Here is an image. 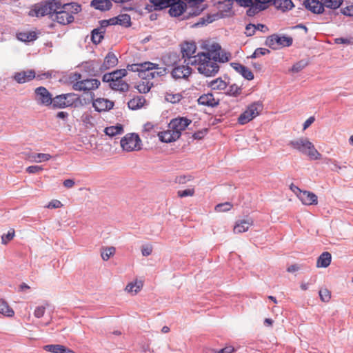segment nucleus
<instances>
[{
    "label": "nucleus",
    "mask_w": 353,
    "mask_h": 353,
    "mask_svg": "<svg viewBox=\"0 0 353 353\" xmlns=\"http://www.w3.org/2000/svg\"><path fill=\"white\" fill-rule=\"evenodd\" d=\"M191 123L192 121L185 117H178L170 121L169 128L172 129L174 133H177L180 137L182 131L185 130Z\"/></svg>",
    "instance_id": "nucleus-15"
},
{
    "label": "nucleus",
    "mask_w": 353,
    "mask_h": 353,
    "mask_svg": "<svg viewBox=\"0 0 353 353\" xmlns=\"http://www.w3.org/2000/svg\"><path fill=\"white\" fill-rule=\"evenodd\" d=\"M194 194V188H188L184 190H179L177 192V195L179 197H186V196H192Z\"/></svg>",
    "instance_id": "nucleus-52"
},
{
    "label": "nucleus",
    "mask_w": 353,
    "mask_h": 353,
    "mask_svg": "<svg viewBox=\"0 0 353 353\" xmlns=\"http://www.w3.org/2000/svg\"><path fill=\"white\" fill-rule=\"evenodd\" d=\"M314 121V117H310L303 123V130L307 129Z\"/></svg>",
    "instance_id": "nucleus-62"
},
{
    "label": "nucleus",
    "mask_w": 353,
    "mask_h": 353,
    "mask_svg": "<svg viewBox=\"0 0 353 353\" xmlns=\"http://www.w3.org/2000/svg\"><path fill=\"white\" fill-rule=\"evenodd\" d=\"M209 86L213 90H223L228 87V83L221 78H216L209 83Z\"/></svg>",
    "instance_id": "nucleus-35"
},
{
    "label": "nucleus",
    "mask_w": 353,
    "mask_h": 353,
    "mask_svg": "<svg viewBox=\"0 0 353 353\" xmlns=\"http://www.w3.org/2000/svg\"><path fill=\"white\" fill-rule=\"evenodd\" d=\"M192 72V70L188 65H178L173 68L171 75L174 79H188L191 75Z\"/></svg>",
    "instance_id": "nucleus-17"
},
{
    "label": "nucleus",
    "mask_w": 353,
    "mask_h": 353,
    "mask_svg": "<svg viewBox=\"0 0 353 353\" xmlns=\"http://www.w3.org/2000/svg\"><path fill=\"white\" fill-rule=\"evenodd\" d=\"M319 294L321 300L323 302H328L331 298L330 292L327 289L320 290Z\"/></svg>",
    "instance_id": "nucleus-50"
},
{
    "label": "nucleus",
    "mask_w": 353,
    "mask_h": 353,
    "mask_svg": "<svg viewBox=\"0 0 353 353\" xmlns=\"http://www.w3.org/2000/svg\"><path fill=\"white\" fill-rule=\"evenodd\" d=\"M81 75L75 73L73 76L77 82L73 83V89L77 91L88 92L90 90H96L99 88L101 83L99 80L95 79H87L81 80Z\"/></svg>",
    "instance_id": "nucleus-8"
},
{
    "label": "nucleus",
    "mask_w": 353,
    "mask_h": 353,
    "mask_svg": "<svg viewBox=\"0 0 353 353\" xmlns=\"http://www.w3.org/2000/svg\"><path fill=\"white\" fill-rule=\"evenodd\" d=\"M343 14L347 16H353V5L345 7L343 11Z\"/></svg>",
    "instance_id": "nucleus-58"
},
{
    "label": "nucleus",
    "mask_w": 353,
    "mask_h": 353,
    "mask_svg": "<svg viewBox=\"0 0 353 353\" xmlns=\"http://www.w3.org/2000/svg\"><path fill=\"white\" fill-rule=\"evenodd\" d=\"M150 3L154 7V10H163L169 7L172 0H150Z\"/></svg>",
    "instance_id": "nucleus-38"
},
{
    "label": "nucleus",
    "mask_w": 353,
    "mask_h": 353,
    "mask_svg": "<svg viewBox=\"0 0 353 353\" xmlns=\"http://www.w3.org/2000/svg\"><path fill=\"white\" fill-rule=\"evenodd\" d=\"M196 45L194 42L185 41L181 45V53L184 63L187 65H192V60L196 55H194L196 51Z\"/></svg>",
    "instance_id": "nucleus-11"
},
{
    "label": "nucleus",
    "mask_w": 353,
    "mask_h": 353,
    "mask_svg": "<svg viewBox=\"0 0 353 353\" xmlns=\"http://www.w3.org/2000/svg\"><path fill=\"white\" fill-rule=\"evenodd\" d=\"M145 103V99L142 96H137L130 99L128 103V107L132 110H137L143 106Z\"/></svg>",
    "instance_id": "nucleus-33"
},
{
    "label": "nucleus",
    "mask_w": 353,
    "mask_h": 353,
    "mask_svg": "<svg viewBox=\"0 0 353 353\" xmlns=\"http://www.w3.org/2000/svg\"><path fill=\"white\" fill-rule=\"evenodd\" d=\"M154 126L150 123H145L143 126V132H151L152 130H154Z\"/></svg>",
    "instance_id": "nucleus-59"
},
{
    "label": "nucleus",
    "mask_w": 353,
    "mask_h": 353,
    "mask_svg": "<svg viewBox=\"0 0 353 353\" xmlns=\"http://www.w3.org/2000/svg\"><path fill=\"white\" fill-rule=\"evenodd\" d=\"M213 47L214 48V55L213 57V59L216 60V62L219 61V62L225 63L228 62L230 59L231 54L224 50H221L219 45L213 46Z\"/></svg>",
    "instance_id": "nucleus-25"
},
{
    "label": "nucleus",
    "mask_w": 353,
    "mask_h": 353,
    "mask_svg": "<svg viewBox=\"0 0 353 353\" xmlns=\"http://www.w3.org/2000/svg\"><path fill=\"white\" fill-rule=\"evenodd\" d=\"M256 30V26L254 24L250 23L246 26L245 27V34L248 37H250L254 34Z\"/></svg>",
    "instance_id": "nucleus-54"
},
{
    "label": "nucleus",
    "mask_w": 353,
    "mask_h": 353,
    "mask_svg": "<svg viewBox=\"0 0 353 353\" xmlns=\"http://www.w3.org/2000/svg\"><path fill=\"white\" fill-rule=\"evenodd\" d=\"M45 311H46L45 306H38L34 310V315L37 318H41L44 315Z\"/></svg>",
    "instance_id": "nucleus-55"
},
{
    "label": "nucleus",
    "mask_w": 353,
    "mask_h": 353,
    "mask_svg": "<svg viewBox=\"0 0 353 353\" xmlns=\"http://www.w3.org/2000/svg\"><path fill=\"white\" fill-rule=\"evenodd\" d=\"M44 350L52 353H63V351H65V346L59 344L47 345Z\"/></svg>",
    "instance_id": "nucleus-41"
},
{
    "label": "nucleus",
    "mask_w": 353,
    "mask_h": 353,
    "mask_svg": "<svg viewBox=\"0 0 353 353\" xmlns=\"http://www.w3.org/2000/svg\"><path fill=\"white\" fill-rule=\"evenodd\" d=\"M62 206V203L59 200H52L51 201L48 205H47V208H59Z\"/></svg>",
    "instance_id": "nucleus-57"
},
{
    "label": "nucleus",
    "mask_w": 353,
    "mask_h": 353,
    "mask_svg": "<svg viewBox=\"0 0 353 353\" xmlns=\"http://www.w3.org/2000/svg\"><path fill=\"white\" fill-rule=\"evenodd\" d=\"M182 98L183 97L180 93L167 92L165 96V100L172 103L179 102L182 99Z\"/></svg>",
    "instance_id": "nucleus-42"
},
{
    "label": "nucleus",
    "mask_w": 353,
    "mask_h": 353,
    "mask_svg": "<svg viewBox=\"0 0 353 353\" xmlns=\"http://www.w3.org/2000/svg\"><path fill=\"white\" fill-rule=\"evenodd\" d=\"M300 267L297 264H292L287 268V271L290 273L299 270Z\"/></svg>",
    "instance_id": "nucleus-61"
},
{
    "label": "nucleus",
    "mask_w": 353,
    "mask_h": 353,
    "mask_svg": "<svg viewBox=\"0 0 353 353\" xmlns=\"http://www.w3.org/2000/svg\"><path fill=\"white\" fill-rule=\"evenodd\" d=\"M15 236V231L13 228H10L7 234H3L1 235V243L6 245L10 242Z\"/></svg>",
    "instance_id": "nucleus-45"
},
{
    "label": "nucleus",
    "mask_w": 353,
    "mask_h": 353,
    "mask_svg": "<svg viewBox=\"0 0 353 353\" xmlns=\"http://www.w3.org/2000/svg\"><path fill=\"white\" fill-rule=\"evenodd\" d=\"M273 3L276 9L283 12L290 10L294 7L291 0H274Z\"/></svg>",
    "instance_id": "nucleus-31"
},
{
    "label": "nucleus",
    "mask_w": 353,
    "mask_h": 353,
    "mask_svg": "<svg viewBox=\"0 0 353 353\" xmlns=\"http://www.w3.org/2000/svg\"><path fill=\"white\" fill-rule=\"evenodd\" d=\"M74 183V181L71 179H66L63 181L64 186L68 188H72Z\"/></svg>",
    "instance_id": "nucleus-64"
},
{
    "label": "nucleus",
    "mask_w": 353,
    "mask_h": 353,
    "mask_svg": "<svg viewBox=\"0 0 353 353\" xmlns=\"http://www.w3.org/2000/svg\"><path fill=\"white\" fill-rule=\"evenodd\" d=\"M298 198L305 205H317L318 203L317 196L310 191L302 190L301 192H299Z\"/></svg>",
    "instance_id": "nucleus-19"
},
{
    "label": "nucleus",
    "mask_w": 353,
    "mask_h": 353,
    "mask_svg": "<svg viewBox=\"0 0 353 353\" xmlns=\"http://www.w3.org/2000/svg\"><path fill=\"white\" fill-rule=\"evenodd\" d=\"M232 204L230 202H225L223 203L217 204L215 206V210L216 212H224L229 211L232 208Z\"/></svg>",
    "instance_id": "nucleus-48"
},
{
    "label": "nucleus",
    "mask_w": 353,
    "mask_h": 353,
    "mask_svg": "<svg viewBox=\"0 0 353 353\" xmlns=\"http://www.w3.org/2000/svg\"><path fill=\"white\" fill-rule=\"evenodd\" d=\"M127 70H116L112 72L105 74L102 80L109 83L110 87L114 90L125 92L128 90V84L123 79L127 75Z\"/></svg>",
    "instance_id": "nucleus-5"
},
{
    "label": "nucleus",
    "mask_w": 353,
    "mask_h": 353,
    "mask_svg": "<svg viewBox=\"0 0 353 353\" xmlns=\"http://www.w3.org/2000/svg\"><path fill=\"white\" fill-rule=\"evenodd\" d=\"M111 22V24H119L128 27L131 25V19L130 15L127 14H120L117 17L110 19L109 21H103V23L108 25Z\"/></svg>",
    "instance_id": "nucleus-24"
},
{
    "label": "nucleus",
    "mask_w": 353,
    "mask_h": 353,
    "mask_svg": "<svg viewBox=\"0 0 353 353\" xmlns=\"http://www.w3.org/2000/svg\"><path fill=\"white\" fill-rule=\"evenodd\" d=\"M323 7L332 9L338 8L343 3V0H321Z\"/></svg>",
    "instance_id": "nucleus-43"
},
{
    "label": "nucleus",
    "mask_w": 353,
    "mask_h": 353,
    "mask_svg": "<svg viewBox=\"0 0 353 353\" xmlns=\"http://www.w3.org/2000/svg\"><path fill=\"white\" fill-rule=\"evenodd\" d=\"M104 31L101 28L94 29L92 32V41L95 44L99 43L103 39Z\"/></svg>",
    "instance_id": "nucleus-39"
},
{
    "label": "nucleus",
    "mask_w": 353,
    "mask_h": 353,
    "mask_svg": "<svg viewBox=\"0 0 353 353\" xmlns=\"http://www.w3.org/2000/svg\"><path fill=\"white\" fill-rule=\"evenodd\" d=\"M90 6L96 10L106 11L111 8L112 4L110 0H92Z\"/></svg>",
    "instance_id": "nucleus-28"
},
{
    "label": "nucleus",
    "mask_w": 353,
    "mask_h": 353,
    "mask_svg": "<svg viewBox=\"0 0 353 353\" xmlns=\"http://www.w3.org/2000/svg\"><path fill=\"white\" fill-rule=\"evenodd\" d=\"M248 7L249 8L247 10V14L250 17H253L260 11L265 10V7L259 6L253 1Z\"/></svg>",
    "instance_id": "nucleus-40"
},
{
    "label": "nucleus",
    "mask_w": 353,
    "mask_h": 353,
    "mask_svg": "<svg viewBox=\"0 0 353 353\" xmlns=\"http://www.w3.org/2000/svg\"><path fill=\"white\" fill-rule=\"evenodd\" d=\"M36 77V73L34 70H23L20 72H17L14 73L13 76V79L18 83H24L26 82H29L31 80L34 79Z\"/></svg>",
    "instance_id": "nucleus-18"
},
{
    "label": "nucleus",
    "mask_w": 353,
    "mask_h": 353,
    "mask_svg": "<svg viewBox=\"0 0 353 353\" xmlns=\"http://www.w3.org/2000/svg\"><path fill=\"white\" fill-rule=\"evenodd\" d=\"M121 146L126 152L137 151L141 149V140L137 134H127L121 139Z\"/></svg>",
    "instance_id": "nucleus-9"
},
{
    "label": "nucleus",
    "mask_w": 353,
    "mask_h": 353,
    "mask_svg": "<svg viewBox=\"0 0 353 353\" xmlns=\"http://www.w3.org/2000/svg\"><path fill=\"white\" fill-rule=\"evenodd\" d=\"M142 286V284L139 283V284H137V283H130L127 285L125 288V290L128 292H134L137 294L139 290L141 287Z\"/></svg>",
    "instance_id": "nucleus-49"
},
{
    "label": "nucleus",
    "mask_w": 353,
    "mask_h": 353,
    "mask_svg": "<svg viewBox=\"0 0 353 353\" xmlns=\"http://www.w3.org/2000/svg\"><path fill=\"white\" fill-rule=\"evenodd\" d=\"M270 51L267 48H259L255 50L252 55L251 56L252 58H256L261 55H265L268 53H270Z\"/></svg>",
    "instance_id": "nucleus-53"
},
{
    "label": "nucleus",
    "mask_w": 353,
    "mask_h": 353,
    "mask_svg": "<svg viewBox=\"0 0 353 353\" xmlns=\"http://www.w3.org/2000/svg\"><path fill=\"white\" fill-rule=\"evenodd\" d=\"M51 20L61 25H68L74 21V14L81 10V6L77 3L62 4L59 0L54 3Z\"/></svg>",
    "instance_id": "nucleus-2"
},
{
    "label": "nucleus",
    "mask_w": 353,
    "mask_h": 353,
    "mask_svg": "<svg viewBox=\"0 0 353 353\" xmlns=\"http://www.w3.org/2000/svg\"><path fill=\"white\" fill-rule=\"evenodd\" d=\"M17 37L21 41L30 42L37 39V34L34 31L21 32L17 34Z\"/></svg>",
    "instance_id": "nucleus-32"
},
{
    "label": "nucleus",
    "mask_w": 353,
    "mask_h": 353,
    "mask_svg": "<svg viewBox=\"0 0 353 353\" xmlns=\"http://www.w3.org/2000/svg\"><path fill=\"white\" fill-rule=\"evenodd\" d=\"M198 103L203 105L215 107L219 104V100L216 99L212 93H207L199 97Z\"/></svg>",
    "instance_id": "nucleus-26"
},
{
    "label": "nucleus",
    "mask_w": 353,
    "mask_h": 353,
    "mask_svg": "<svg viewBox=\"0 0 353 353\" xmlns=\"http://www.w3.org/2000/svg\"><path fill=\"white\" fill-rule=\"evenodd\" d=\"M43 168L39 165H32L26 168L27 172L30 174H40Z\"/></svg>",
    "instance_id": "nucleus-51"
},
{
    "label": "nucleus",
    "mask_w": 353,
    "mask_h": 353,
    "mask_svg": "<svg viewBox=\"0 0 353 353\" xmlns=\"http://www.w3.org/2000/svg\"><path fill=\"white\" fill-rule=\"evenodd\" d=\"M303 4L307 10H310L313 13L320 14L322 13L324 10L323 5L321 1L305 0Z\"/></svg>",
    "instance_id": "nucleus-22"
},
{
    "label": "nucleus",
    "mask_w": 353,
    "mask_h": 353,
    "mask_svg": "<svg viewBox=\"0 0 353 353\" xmlns=\"http://www.w3.org/2000/svg\"><path fill=\"white\" fill-rule=\"evenodd\" d=\"M241 6H249L252 3V0H235Z\"/></svg>",
    "instance_id": "nucleus-60"
},
{
    "label": "nucleus",
    "mask_w": 353,
    "mask_h": 353,
    "mask_svg": "<svg viewBox=\"0 0 353 353\" xmlns=\"http://www.w3.org/2000/svg\"><path fill=\"white\" fill-rule=\"evenodd\" d=\"M226 94L230 96L237 97L241 94V88L235 83L232 84L227 90Z\"/></svg>",
    "instance_id": "nucleus-44"
},
{
    "label": "nucleus",
    "mask_w": 353,
    "mask_h": 353,
    "mask_svg": "<svg viewBox=\"0 0 353 353\" xmlns=\"http://www.w3.org/2000/svg\"><path fill=\"white\" fill-rule=\"evenodd\" d=\"M253 221L251 219L248 220H239L236 222L234 227V233H242L248 230L249 228L252 225Z\"/></svg>",
    "instance_id": "nucleus-27"
},
{
    "label": "nucleus",
    "mask_w": 353,
    "mask_h": 353,
    "mask_svg": "<svg viewBox=\"0 0 353 353\" xmlns=\"http://www.w3.org/2000/svg\"><path fill=\"white\" fill-rule=\"evenodd\" d=\"M288 145L304 155L310 160H319L321 159V153L316 149L314 145L305 137H300L289 142Z\"/></svg>",
    "instance_id": "nucleus-4"
},
{
    "label": "nucleus",
    "mask_w": 353,
    "mask_h": 353,
    "mask_svg": "<svg viewBox=\"0 0 353 353\" xmlns=\"http://www.w3.org/2000/svg\"><path fill=\"white\" fill-rule=\"evenodd\" d=\"M292 41V38L290 37H280L277 34H273L267 39L266 44L272 49H276L279 47L290 46Z\"/></svg>",
    "instance_id": "nucleus-12"
},
{
    "label": "nucleus",
    "mask_w": 353,
    "mask_h": 353,
    "mask_svg": "<svg viewBox=\"0 0 353 353\" xmlns=\"http://www.w3.org/2000/svg\"><path fill=\"white\" fill-rule=\"evenodd\" d=\"M308 64V62L307 61H305V60H301L298 62H296V63H294L292 68H291V71L292 72H299L300 71H301L303 68H305Z\"/></svg>",
    "instance_id": "nucleus-46"
},
{
    "label": "nucleus",
    "mask_w": 353,
    "mask_h": 353,
    "mask_svg": "<svg viewBox=\"0 0 353 353\" xmlns=\"http://www.w3.org/2000/svg\"><path fill=\"white\" fill-rule=\"evenodd\" d=\"M332 261V255L328 252H323L318 258L316 266L319 268H327Z\"/></svg>",
    "instance_id": "nucleus-29"
},
{
    "label": "nucleus",
    "mask_w": 353,
    "mask_h": 353,
    "mask_svg": "<svg viewBox=\"0 0 353 353\" xmlns=\"http://www.w3.org/2000/svg\"><path fill=\"white\" fill-rule=\"evenodd\" d=\"M75 94L72 93L62 94L52 98V105L54 108H65L72 106L75 101Z\"/></svg>",
    "instance_id": "nucleus-10"
},
{
    "label": "nucleus",
    "mask_w": 353,
    "mask_h": 353,
    "mask_svg": "<svg viewBox=\"0 0 353 353\" xmlns=\"http://www.w3.org/2000/svg\"><path fill=\"white\" fill-rule=\"evenodd\" d=\"M118 63V59L116 57V55L112 52H110L107 54L104 59V61L103 64L101 65L99 70L101 72H104L107 70H109L112 68H114L116 66Z\"/></svg>",
    "instance_id": "nucleus-21"
},
{
    "label": "nucleus",
    "mask_w": 353,
    "mask_h": 353,
    "mask_svg": "<svg viewBox=\"0 0 353 353\" xmlns=\"http://www.w3.org/2000/svg\"><path fill=\"white\" fill-rule=\"evenodd\" d=\"M234 65V68L245 79L248 80H252L254 79V74L248 68L240 63H235Z\"/></svg>",
    "instance_id": "nucleus-30"
},
{
    "label": "nucleus",
    "mask_w": 353,
    "mask_h": 353,
    "mask_svg": "<svg viewBox=\"0 0 353 353\" xmlns=\"http://www.w3.org/2000/svg\"><path fill=\"white\" fill-rule=\"evenodd\" d=\"M127 70L138 72L139 77L145 79L136 85L140 93H147L150 90L153 83L148 80L159 78L167 74L165 67L150 61L128 64Z\"/></svg>",
    "instance_id": "nucleus-1"
},
{
    "label": "nucleus",
    "mask_w": 353,
    "mask_h": 353,
    "mask_svg": "<svg viewBox=\"0 0 353 353\" xmlns=\"http://www.w3.org/2000/svg\"><path fill=\"white\" fill-rule=\"evenodd\" d=\"M263 105L261 101H254L248 105L245 110L238 117V123L241 125H245L257 116H259L263 111Z\"/></svg>",
    "instance_id": "nucleus-6"
},
{
    "label": "nucleus",
    "mask_w": 353,
    "mask_h": 353,
    "mask_svg": "<svg viewBox=\"0 0 353 353\" xmlns=\"http://www.w3.org/2000/svg\"><path fill=\"white\" fill-rule=\"evenodd\" d=\"M203 1H192L188 3L186 8V15L183 17V19H188L191 17L199 15L205 8L206 5L203 4Z\"/></svg>",
    "instance_id": "nucleus-14"
},
{
    "label": "nucleus",
    "mask_w": 353,
    "mask_h": 353,
    "mask_svg": "<svg viewBox=\"0 0 353 353\" xmlns=\"http://www.w3.org/2000/svg\"><path fill=\"white\" fill-rule=\"evenodd\" d=\"M114 252L115 248L114 247L106 248L101 252V258L103 261H108L114 254Z\"/></svg>",
    "instance_id": "nucleus-47"
},
{
    "label": "nucleus",
    "mask_w": 353,
    "mask_h": 353,
    "mask_svg": "<svg viewBox=\"0 0 353 353\" xmlns=\"http://www.w3.org/2000/svg\"><path fill=\"white\" fill-rule=\"evenodd\" d=\"M234 351V348L232 346H228L219 351V353H232Z\"/></svg>",
    "instance_id": "nucleus-63"
},
{
    "label": "nucleus",
    "mask_w": 353,
    "mask_h": 353,
    "mask_svg": "<svg viewBox=\"0 0 353 353\" xmlns=\"http://www.w3.org/2000/svg\"><path fill=\"white\" fill-rule=\"evenodd\" d=\"M50 158V154L45 153H32L28 157L29 161L37 163L47 161Z\"/></svg>",
    "instance_id": "nucleus-34"
},
{
    "label": "nucleus",
    "mask_w": 353,
    "mask_h": 353,
    "mask_svg": "<svg viewBox=\"0 0 353 353\" xmlns=\"http://www.w3.org/2000/svg\"><path fill=\"white\" fill-rule=\"evenodd\" d=\"M34 93L35 100L39 104L49 106L53 103L52 94L45 87L37 88Z\"/></svg>",
    "instance_id": "nucleus-13"
},
{
    "label": "nucleus",
    "mask_w": 353,
    "mask_h": 353,
    "mask_svg": "<svg viewBox=\"0 0 353 353\" xmlns=\"http://www.w3.org/2000/svg\"><path fill=\"white\" fill-rule=\"evenodd\" d=\"M157 134L160 141L164 143L175 141L180 138L178 134L174 133V132L172 131V129H170L169 127L167 130L157 132Z\"/></svg>",
    "instance_id": "nucleus-23"
},
{
    "label": "nucleus",
    "mask_w": 353,
    "mask_h": 353,
    "mask_svg": "<svg viewBox=\"0 0 353 353\" xmlns=\"http://www.w3.org/2000/svg\"><path fill=\"white\" fill-rule=\"evenodd\" d=\"M169 14L172 17L186 15L187 4L183 0H172L169 5Z\"/></svg>",
    "instance_id": "nucleus-16"
},
{
    "label": "nucleus",
    "mask_w": 353,
    "mask_h": 353,
    "mask_svg": "<svg viewBox=\"0 0 353 353\" xmlns=\"http://www.w3.org/2000/svg\"><path fill=\"white\" fill-rule=\"evenodd\" d=\"M192 65H195L199 73L206 76L211 77L216 74L219 70V66L213 59L209 53H199L192 62Z\"/></svg>",
    "instance_id": "nucleus-3"
},
{
    "label": "nucleus",
    "mask_w": 353,
    "mask_h": 353,
    "mask_svg": "<svg viewBox=\"0 0 353 353\" xmlns=\"http://www.w3.org/2000/svg\"><path fill=\"white\" fill-rule=\"evenodd\" d=\"M104 132L106 135L112 137L121 134L123 132V127L121 125L107 127L105 128Z\"/></svg>",
    "instance_id": "nucleus-37"
},
{
    "label": "nucleus",
    "mask_w": 353,
    "mask_h": 353,
    "mask_svg": "<svg viewBox=\"0 0 353 353\" xmlns=\"http://www.w3.org/2000/svg\"><path fill=\"white\" fill-rule=\"evenodd\" d=\"M92 105L97 112H103L112 109L114 103L107 99L97 98L93 101Z\"/></svg>",
    "instance_id": "nucleus-20"
},
{
    "label": "nucleus",
    "mask_w": 353,
    "mask_h": 353,
    "mask_svg": "<svg viewBox=\"0 0 353 353\" xmlns=\"http://www.w3.org/2000/svg\"><path fill=\"white\" fill-rule=\"evenodd\" d=\"M152 252V247L151 245H143L141 248V253L143 256H148L151 254Z\"/></svg>",
    "instance_id": "nucleus-56"
},
{
    "label": "nucleus",
    "mask_w": 353,
    "mask_h": 353,
    "mask_svg": "<svg viewBox=\"0 0 353 353\" xmlns=\"http://www.w3.org/2000/svg\"><path fill=\"white\" fill-rule=\"evenodd\" d=\"M0 313L8 317H12L14 314V310L3 299H0Z\"/></svg>",
    "instance_id": "nucleus-36"
},
{
    "label": "nucleus",
    "mask_w": 353,
    "mask_h": 353,
    "mask_svg": "<svg viewBox=\"0 0 353 353\" xmlns=\"http://www.w3.org/2000/svg\"><path fill=\"white\" fill-rule=\"evenodd\" d=\"M54 1L55 0H48L33 5L28 12V15L35 17H41L48 15L49 18L51 19L53 7H55L54 6Z\"/></svg>",
    "instance_id": "nucleus-7"
}]
</instances>
